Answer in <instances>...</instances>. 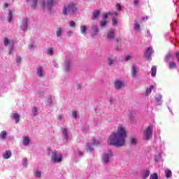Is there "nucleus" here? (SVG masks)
<instances>
[{
    "mask_svg": "<svg viewBox=\"0 0 179 179\" xmlns=\"http://www.w3.org/2000/svg\"><path fill=\"white\" fill-rule=\"evenodd\" d=\"M125 138H127V131L125 128L120 126L117 133H113L110 137L108 143L113 146H124L125 145Z\"/></svg>",
    "mask_w": 179,
    "mask_h": 179,
    "instance_id": "obj_1",
    "label": "nucleus"
},
{
    "mask_svg": "<svg viewBox=\"0 0 179 179\" xmlns=\"http://www.w3.org/2000/svg\"><path fill=\"white\" fill-rule=\"evenodd\" d=\"M62 154L58 152L57 150L51 152L50 162L51 163H61L62 162Z\"/></svg>",
    "mask_w": 179,
    "mask_h": 179,
    "instance_id": "obj_2",
    "label": "nucleus"
},
{
    "mask_svg": "<svg viewBox=\"0 0 179 179\" xmlns=\"http://www.w3.org/2000/svg\"><path fill=\"white\" fill-rule=\"evenodd\" d=\"M41 5H42V9L43 10H47L48 13H51V8L54 5V1H42Z\"/></svg>",
    "mask_w": 179,
    "mask_h": 179,
    "instance_id": "obj_3",
    "label": "nucleus"
},
{
    "mask_svg": "<svg viewBox=\"0 0 179 179\" xmlns=\"http://www.w3.org/2000/svg\"><path fill=\"white\" fill-rule=\"evenodd\" d=\"M152 132H153V127L152 126H149L148 127H147V129L144 131L145 138L147 141H149V139H150V138H152Z\"/></svg>",
    "mask_w": 179,
    "mask_h": 179,
    "instance_id": "obj_4",
    "label": "nucleus"
},
{
    "mask_svg": "<svg viewBox=\"0 0 179 179\" xmlns=\"http://www.w3.org/2000/svg\"><path fill=\"white\" fill-rule=\"evenodd\" d=\"M3 42L5 47H8V45L10 46L8 54L12 55V54H13V43L10 42L8 38H5Z\"/></svg>",
    "mask_w": 179,
    "mask_h": 179,
    "instance_id": "obj_5",
    "label": "nucleus"
},
{
    "mask_svg": "<svg viewBox=\"0 0 179 179\" xmlns=\"http://www.w3.org/2000/svg\"><path fill=\"white\" fill-rule=\"evenodd\" d=\"M27 26H29V19L24 18L20 25L21 30H22V31H26V30H27Z\"/></svg>",
    "mask_w": 179,
    "mask_h": 179,
    "instance_id": "obj_6",
    "label": "nucleus"
},
{
    "mask_svg": "<svg viewBox=\"0 0 179 179\" xmlns=\"http://www.w3.org/2000/svg\"><path fill=\"white\" fill-rule=\"evenodd\" d=\"M11 118L15 120V124H17L20 119V115H19V113H13L11 114Z\"/></svg>",
    "mask_w": 179,
    "mask_h": 179,
    "instance_id": "obj_7",
    "label": "nucleus"
},
{
    "mask_svg": "<svg viewBox=\"0 0 179 179\" xmlns=\"http://www.w3.org/2000/svg\"><path fill=\"white\" fill-rule=\"evenodd\" d=\"M108 15L110 16H118V14L115 12H108L107 13L103 14V20H107V17H108Z\"/></svg>",
    "mask_w": 179,
    "mask_h": 179,
    "instance_id": "obj_8",
    "label": "nucleus"
},
{
    "mask_svg": "<svg viewBox=\"0 0 179 179\" xmlns=\"http://www.w3.org/2000/svg\"><path fill=\"white\" fill-rule=\"evenodd\" d=\"M22 143L24 146L29 145V143H30V138H29V136L23 137Z\"/></svg>",
    "mask_w": 179,
    "mask_h": 179,
    "instance_id": "obj_9",
    "label": "nucleus"
},
{
    "mask_svg": "<svg viewBox=\"0 0 179 179\" xmlns=\"http://www.w3.org/2000/svg\"><path fill=\"white\" fill-rule=\"evenodd\" d=\"M68 10L69 13H74V12H76V6L74 4H71L69 6Z\"/></svg>",
    "mask_w": 179,
    "mask_h": 179,
    "instance_id": "obj_10",
    "label": "nucleus"
},
{
    "mask_svg": "<svg viewBox=\"0 0 179 179\" xmlns=\"http://www.w3.org/2000/svg\"><path fill=\"white\" fill-rule=\"evenodd\" d=\"M37 75L40 78H41L42 76H44V70L43 69V67L40 66V67L38 68Z\"/></svg>",
    "mask_w": 179,
    "mask_h": 179,
    "instance_id": "obj_11",
    "label": "nucleus"
},
{
    "mask_svg": "<svg viewBox=\"0 0 179 179\" xmlns=\"http://www.w3.org/2000/svg\"><path fill=\"white\" fill-rule=\"evenodd\" d=\"M62 132L64 139H66V141H68V129L66 128H62Z\"/></svg>",
    "mask_w": 179,
    "mask_h": 179,
    "instance_id": "obj_12",
    "label": "nucleus"
},
{
    "mask_svg": "<svg viewBox=\"0 0 179 179\" xmlns=\"http://www.w3.org/2000/svg\"><path fill=\"white\" fill-rule=\"evenodd\" d=\"M152 53H153V49H152V48L149 47L145 51V57L149 58L150 57V55H152Z\"/></svg>",
    "mask_w": 179,
    "mask_h": 179,
    "instance_id": "obj_13",
    "label": "nucleus"
},
{
    "mask_svg": "<svg viewBox=\"0 0 179 179\" xmlns=\"http://www.w3.org/2000/svg\"><path fill=\"white\" fill-rule=\"evenodd\" d=\"M12 156V152L10 151H6L5 153L3 155V158L8 159L10 158Z\"/></svg>",
    "mask_w": 179,
    "mask_h": 179,
    "instance_id": "obj_14",
    "label": "nucleus"
},
{
    "mask_svg": "<svg viewBox=\"0 0 179 179\" xmlns=\"http://www.w3.org/2000/svg\"><path fill=\"white\" fill-rule=\"evenodd\" d=\"M137 69H138V67L135 66H133L132 68H131V75L133 76V78H135V76H136V73H137Z\"/></svg>",
    "mask_w": 179,
    "mask_h": 179,
    "instance_id": "obj_15",
    "label": "nucleus"
},
{
    "mask_svg": "<svg viewBox=\"0 0 179 179\" xmlns=\"http://www.w3.org/2000/svg\"><path fill=\"white\" fill-rule=\"evenodd\" d=\"M122 85H124L122 81H116L115 83V87L116 89H121V87H122Z\"/></svg>",
    "mask_w": 179,
    "mask_h": 179,
    "instance_id": "obj_16",
    "label": "nucleus"
},
{
    "mask_svg": "<svg viewBox=\"0 0 179 179\" xmlns=\"http://www.w3.org/2000/svg\"><path fill=\"white\" fill-rule=\"evenodd\" d=\"M157 71V67L156 66H153L151 69V76H156V72Z\"/></svg>",
    "mask_w": 179,
    "mask_h": 179,
    "instance_id": "obj_17",
    "label": "nucleus"
},
{
    "mask_svg": "<svg viewBox=\"0 0 179 179\" xmlns=\"http://www.w3.org/2000/svg\"><path fill=\"white\" fill-rule=\"evenodd\" d=\"M165 174L166 178H171V176H173V173H171V171L170 169L165 170Z\"/></svg>",
    "mask_w": 179,
    "mask_h": 179,
    "instance_id": "obj_18",
    "label": "nucleus"
},
{
    "mask_svg": "<svg viewBox=\"0 0 179 179\" xmlns=\"http://www.w3.org/2000/svg\"><path fill=\"white\" fill-rule=\"evenodd\" d=\"M115 34L114 31H110L108 33L107 38L108 40H112L114 38Z\"/></svg>",
    "mask_w": 179,
    "mask_h": 179,
    "instance_id": "obj_19",
    "label": "nucleus"
},
{
    "mask_svg": "<svg viewBox=\"0 0 179 179\" xmlns=\"http://www.w3.org/2000/svg\"><path fill=\"white\" fill-rule=\"evenodd\" d=\"M13 19V14L12 13V10H9L8 12V22L10 23Z\"/></svg>",
    "mask_w": 179,
    "mask_h": 179,
    "instance_id": "obj_20",
    "label": "nucleus"
},
{
    "mask_svg": "<svg viewBox=\"0 0 179 179\" xmlns=\"http://www.w3.org/2000/svg\"><path fill=\"white\" fill-rule=\"evenodd\" d=\"M62 33H64V29H62V28H57L56 34L58 37H61V36H62Z\"/></svg>",
    "mask_w": 179,
    "mask_h": 179,
    "instance_id": "obj_21",
    "label": "nucleus"
},
{
    "mask_svg": "<svg viewBox=\"0 0 179 179\" xmlns=\"http://www.w3.org/2000/svg\"><path fill=\"white\" fill-rule=\"evenodd\" d=\"M46 53L48 54V55H53L54 49L52 48H48L46 50Z\"/></svg>",
    "mask_w": 179,
    "mask_h": 179,
    "instance_id": "obj_22",
    "label": "nucleus"
},
{
    "mask_svg": "<svg viewBox=\"0 0 179 179\" xmlns=\"http://www.w3.org/2000/svg\"><path fill=\"white\" fill-rule=\"evenodd\" d=\"M99 15H100V11L96 10L95 11H94L93 13V17L92 19H97V17H99Z\"/></svg>",
    "mask_w": 179,
    "mask_h": 179,
    "instance_id": "obj_23",
    "label": "nucleus"
},
{
    "mask_svg": "<svg viewBox=\"0 0 179 179\" xmlns=\"http://www.w3.org/2000/svg\"><path fill=\"white\" fill-rule=\"evenodd\" d=\"M103 163H108L109 162V157L107 154H104L103 156Z\"/></svg>",
    "mask_w": 179,
    "mask_h": 179,
    "instance_id": "obj_24",
    "label": "nucleus"
},
{
    "mask_svg": "<svg viewBox=\"0 0 179 179\" xmlns=\"http://www.w3.org/2000/svg\"><path fill=\"white\" fill-rule=\"evenodd\" d=\"M6 131H2L0 134V139H6Z\"/></svg>",
    "mask_w": 179,
    "mask_h": 179,
    "instance_id": "obj_25",
    "label": "nucleus"
},
{
    "mask_svg": "<svg viewBox=\"0 0 179 179\" xmlns=\"http://www.w3.org/2000/svg\"><path fill=\"white\" fill-rule=\"evenodd\" d=\"M155 89V86L154 85H150V88H147L146 90V94H150V93H152V90Z\"/></svg>",
    "mask_w": 179,
    "mask_h": 179,
    "instance_id": "obj_26",
    "label": "nucleus"
},
{
    "mask_svg": "<svg viewBox=\"0 0 179 179\" xmlns=\"http://www.w3.org/2000/svg\"><path fill=\"white\" fill-rule=\"evenodd\" d=\"M34 174L36 178H40V177H41V171L38 170L35 171Z\"/></svg>",
    "mask_w": 179,
    "mask_h": 179,
    "instance_id": "obj_27",
    "label": "nucleus"
},
{
    "mask_svg": "<svg viewBox=\"0 0 179 179\" xmlns=\"http://www.w3.org/2000/svg\"><path fill=\"white\" fill-rule=\"evenodd\" d=\"M176 66H177V64L174 62H169L170 69H173V68H176Z\"/></svg>",
    "mask_w": 179,
    "mask_h": 179,
    "instance_id": "obj_28",
    "label": "nucleus"
},
{
    "mask_svg": "<svg viewBox=\"0 0 179 179\" xmlns=\"http://www.w3.org/2000/svg\"><path fill=\"white\" fill-rule=\"evenodd\" d=\"M148 176H150V171H146L143 173V179L148 178Z\"/></svg>",
    "mask_w": 179,
    "mask_h": 179,
    "instance_id": "obj_29",
    "label": "nucleus"
},
{
    "mask_svg": "<svg viewBox=\"0 0 179 179\" xmlns=\"http://www.w3.org/2000/svg\"><path fill=\"white\" fill-rule=\"evenodd\" d=\"M173 58V55L171 53H168L165 57L166 61H170Z\"/></svg>",
    "mask_w": 179,
    "mask_h": 179,
    "instance_id": "obj_30",
    "label": "nucleus"
},
{
    "mask_svg": "<svg viewBox=\"0 0 179 179\" xmlns=\"http://www.w3.org/2000/svg\"><path fill=\"white\" fill-rule=\"evenodd\" d=\"M22 166L23 167H27V158H24L22 159Z\"/></svg>",
    "mask_w": 179,
    "mask_h": 179,
    "instance_id": "obj_31",
    "label": "nucleus"
},
{
    "mask_svg": "<svg viewBox=\"0 0 179 179\" xmlns=\"http://www.w3.org/2000/svg\"><path fill=\"white\" fill-rule=\"evenodd\" d=\"M150 179H159V176H157V173H153L150 176Z\"/></svg>",
    "mask_w": 179,
    "mask_h": 179,
    "instance_id": "obj_32",
    "label": "nucleus"
},
{
    "mask_svg": "<svg viewBox=\"0 0 179 179\" xmlns=\"http://www.w3.org/2000/svg\"><path fill=\"white\" fill-rule=\"evenodd\" d=\"M32 113L34 115H37V113H38V109L37 108L34 107L32 108Z\"/></svg>",
    "mask_w": 179,
    "mask_h": 179,
    "instance_id": "obj_33",
    "label": "nucleus"
},
{
    "mask_svg": "<svg viewBox=\"0 0 179 179\" xmlns=\"http://www.w3.org/2000/svg\"><path fill=\"white\" fill-rule=\"evenodd\" d=\"M48 104L49 106H51V104H52V96H49L48 98Z\"/></svg>",
    "mask_w": 179,
    "mask_h": 179,
    "instance_id": "obj_34",
    "label": "nucleus"
},
{
    "mask_svg": "<svg viewBox=\"0 0 179 179\" xmlns=\"http://www.w3.org/2000/svg\"><path fill=\"white\" fill-rule=\"evenodd\" d=\"M107 24V20H103L101 22V27H104Z\"/></svg>",
    "mask_w": 179,
    "mask_h": 179,
    "instance_id": "obj_35",
    "label": "nucleus"
},
{
    "mask_svg": "<svg viewBox=\"0 0 179 179\" xmlns=\"http://www.w3.org/2000/svg\"><path fill=\"white\" fill-rule=\"evenodd\" d=\"M86 30H87V28L85 26L81 27V33H83V34H85V33H86Z\"/></svg>",
    "mask_w": 179,
    "mask_h": 179,
    "instance_id": "obj_36",
    "label": "nucleus"
},
{
    "mask_svg": "<svg viewBox=\"0 0 179 179\" xmlns=\"http://www.w3.org/2000/svg\"><path fill=\"white\" fill-rule=\"evenodd\" d=\"M63 13H64V15H67V13H68V7H66V6H65L64 8Z\"/></svg>",
    "mask_w": 179,
    "mask_h": 179,
    "instance_id": "obj_37",
    "label": "nucleus"
},
{
    "mask_svg": "<svg viewBox=\"0 0 179 179\" xmlns=\"http://www.w3.org/2000/svg\"><path fill=\"white\" fill-rule=\"evenodd\" d=\"M36 6H37V1H34L31 3V8H33L34 9V8H36Z\"/></svg>",
    "mask_w": 179,
    "mask_h": 179,
    "instance_id": "obj_38",
    "label": "nucleus"
},
{
    "mask_svg": "<svg viewBox=\"0 0 179 179\" xmlns=\"http://www.w3.org/2000/svg\"><path fill=\"white\" fill-rule=\"evenodd\" d=\"M112 22H113V26H117V19H115V18H113L112 19Z\"/></svg>",
    "mask_w": 179,
    "mask_h": 179,
    "instance_id": "obj_39",
    "label": "nucleus"
},
{
    "mask_svg": "<svg viewBox=\"0 0 179 179\" xmlns=\"http://www.w3.org/2000/svg\"><path fill=\"white\" fill-rule=\"evenodd\" d=\"M76 24L75 22H73V21H70V22H69L70 27H75Z\"/></svg>",
    "mask_w": 179,
    "mask_h": 179,
    "instance_id": "obj_40",
    "label": "nucleus"
},
{
    "mask_svg": "<svg viewBox=\"0 0 179 179\" xmlns=\"http://www.w3.org/2000/svg\"><path fill=\"white\" fill-rule=\"evenodd\" d=\"M20 61H22V58L19 56H17V59H16L17 64H20Z\"/></svg>",
    "mask_w": 179,
    "mask_h": 179,
    "instance_id": "obj_41",
    "label": "nucleus"
},
{
    "mask_svg": "<svg viewBox=\"0 0 179 179\" xmlns=\"http://www.w3.org/2000/svg\"><path fill=\"white\" fill-rule=\"evenodd\" d=\"M52 65L55 66V68H58V64L55 60L52 62Z\"/></svg>",
    "mask_w": 179,
    "mask_h": 179,
    "instance_id": "obj_42",
    "label": "nucleus"
},
{
    "mask_svg": "<svg viewBox=\"0 0 179 179\" xmlns=\"http://www.w3.org/2000/svg\"><path fill=\"white\" fill-rule=\"evenodd\" d=\"M139 27H140V26H139L138 24H134V29L135 30H139Z\"/></svg>",
    "mask_w": 179,
    "mask_h": 179,
    "instance_id": "obj_43",
    "label": "nucleus"
},
{
    "mask_svg": "<svg viewBox=\"0 0 179 179\" xmlns=\"http://www.w3.org/2000/svg\"><path fill=\"white\" fill-rule=\"evenodd\" d=\"M116 8L117 9V10H121V5H120V3L116 4Z\"/></svg>",
    "mask_w": 179,
    "mask_h": 179,
    "instance_id": "obj_44",
    "label": "nucleus"
},
{
    "mask_svg": "<svg viewBox=\"0 0 179 179\" xmlns=\"http://www.w3.org/2000/svg\"><path fill=\"white\" fill-rule=\"evenodd\" d=\"M72 115H73V118H76L78 117V113L73 112Z\"/></svg>",
    "mask_w": 179,
    "mask_h": 179,
    "instance_id": "obj_45",
    "label": "nucleus"
},
{
    "mask_svg": "<svg viewBox=\"0 0 179 179\" xmlns=\"http://www.w3.org/2000/svg\"><path fill=\"white\" fill-rule=\"evenodd\" d=\"M131 145H136V138H133L131 140Z\"/></svg>",
    "mask_w": 179,
    "mask_h": 179,
    "instance_id": "obj_46",
    "label": "nucleus"
},
{
    "mask_svg": "<svg viewBox=\"0 0 179 179\" xmlns=\"http://www.w3.org/2000/svg\"><path fill=\"white\" fill-rule=\"evenodd\" d=\"M94 31L95 32V33H97V31H99V29H97V27H94Z\"/></svg>",
    "mask_w": 179,
    "mask_h": 179,
    "instance_id": "obj_47",
    "label": "nucleus"
},
{
    "mask_svg": "<svg viewBox=\"0 0 179 179\" xmlns=\"http://www.w3.org/2000/svg\"><path fill=\"white\" fill-rule=\"evenodd\" d=\"M129 59H131V56L129 55L125 57V61H128Z\"/></svg>",
    "mask_w": 179,
    "mask_h": 179,
    "instance_id": "obj_48",
    "label": "nucleus"
},
{
    "mask_svg": "<svg viewBox=\"0 0 179 179\" xmlns=\"http://www.w3.org/2000/svg\"><path fill=\"white\" fill-rule=\"evenodd\" d=\"M8 6H9V3H5L3 8H8Z\"/></svg>",
    "mask_w": 179,
    "mask_h": 179,
    "instance_id": "obj_49",
    "label": "nucleus"
},
{
    "mask_svg": "<svg viewBox=\"0 0 179 179\" xmlns=\"http://www.w3.org/2000/svg\"><path fill=\"white\" fill-rule=\"evenodd\" d=\"M58 120H62V115H59V116H58Z\"/></svg>",
    "mask_w": 179,
    "mask_h": 179,
    "instance_id": "obj_50",
    "label": "nucleus"
},
{
    "mask_svg": "<svg viewBox=\"0 0 179 179\" xmlns=\"http://www.w3.org/2000/svg\"><path fill=\"white\" fill-rule=\"evenodd\" d=\"M111 64H113V60L109 59V65H111Z\"/></svg>",
    "mask_w": 179,
    "mask_h": 179,
    "instance_id": "obj_51",
    "label": "nucleus"
},
{
    "mask_svg": "<svg viewBox=\"0 0 179 179\" xmlns=\"http://www.w3.org/2000/svg\"><path fill=\"white\" fill-rule=\"evenodd\" d=\"M66 71H68V64L66 63V68H65Z\"/></svg>",
    "mask_w": 179,
    "mask_h": 179,
    "instance_id": "obj_52",
    "label": "nucleus"
},
{
    "mask_svg": "<svg viewBox=\"0 0 179 179\" xmlns=\"http://www.w3.org/2000/svg\"><path fill=\"white\" fill-rule=\"evenodd\" d=\"M80 156H83V153L79 152Z\"/></svg>",
    "mask_w": 179,
    "mask_h": 179,
    "instance_id": "obj_53",
    "label": "nucleus"
},
{
    "mask_svg": "<svg viewBox=\"0 0 179 179\" xmlns=\"http://www.w3.org/2000/svg\"><path fill=\"white\" fill-rule=\"evenodd\" d=\"M30 48H31V49L33 48V44H31V45H30Z\"/></svg>",
    "mask_w": 179,
    "mask_h": 179,
    "instance_id": "obj_54",
    "label": "nucleus"
},
{
    "mask_svg": "<svg viewBox=\"0 0 179 179\" xmlns=\"http://www.w3.org/2000/svg\"><path fill=\"white\" fill-rule=\"evenodd\" d=\"M145 19L148 20V17H143V20H145Z\"/></svg>",
    "mask_w": 179,
    "mask_h": 179,
    "instance_id": "obj_55",
    "label": "nucleus"
},
{
    "mask_svg": "<svg viewBox=\"0 0 179 179\" xmlns=\"http://www.w3.org/2000/svg\"><path fill=\"white\" fill-rule=\"evenodd\" d=\"M138 3V1L134 2V5H136Z\"/></svg>",
    "mask_w": 179,
    "mask_h": 179,
    "instance_id": "obj_56",
    "label": "nucleus"
},
{
    "mask_svg": "<svg viewBox=\"0 0 179 179\" xmlns=\"http://www.w3.org/2000/svg\"><path fill=\"white\" fill-rule=\"evenodd\" d=\"M116 41H120V39L117 38Z\"/></svg>",
    "mask_w": 179,
    "mask_h": 179,
    "instance_id": "obj_57",
    "label": "nucleus"
},
{
    "mask_svg": "<svg viewBox=\"0 0 179 179\" xmlns=\"http://www.w3.org/2000/svg\"><path fill=\"white\" fill-rule=\"evenodd\" d=\"M34 1H37V0H34Z\"/></svg>",
    "mask_w": 179,
    "mask_h": 179,
    "instance_id": "obj_58",
    "label": "nucleus"
},
{
    "mask_svg": "<svg viewBox=\"0 0 179 179\" xmlns=\"http://www.w3.org/2000/svg\"><path fill=\"white\" fill-rule=\"evenodd\" d=\"M50 1H52V0H50Z\"/></svg>",
    "mask_w": 179,
    "mask_h": 179,
    "instance_id": "obj_59",
    "label": "nucleus"
}]
</instances>
